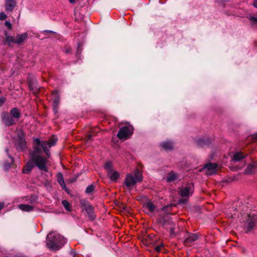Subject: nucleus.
<instances>
[{"label":"nucleus","mask_w":257,"mask_h":257,"mask_svg":"<svg viewBox=\"0 0 257 257\" xmlns=\"http://www.w3.org/2000/svg\"><path fill=\"white\" fill-rule=\"evenodd\" d=\"M67 242L63 236L55 232H50L47 236V246L53 250H58Z\"/></svg>","instance_id":"nucleus-2"},{"label":"nucleus","mask_w":257,"mask_h":257,"mask_svg":"<svg viewBox=\"0 0 257 257\" xmlns=\"http://www.w3.org/2000/svg\"><path fill=\"white\" fill-rule=\"evenodd\" d=\"M257 222L256 218L253 215L248 214L246 215L244 222V229L247 232L251 230Z\"/></svg>","instance_id":"nucleus-5"},{"label":"nucleus","mask_w":257,"mask_h":257,"mask_svg":"<svg viewBox=\"0 0 257 257\" xmlns=\"http://www.w3.org/2000/svg\"><path fill=\"white\" fill-rule=\"evenodd\" d=\"M112 164L110 162H108L106 163V164L104 165V168L106 170L107 173L113 170L112 169Z\"/></svg>","instance_id":"nucleus-24"},{"label":"nucleus","mask_w":257,"mask_h":257,"mask_svg":"<svg viewBox=\"0 0 257 257\" xmlns=\"http://www.w3.org/2000/svg\"><path fill=\"white\" fill-rule=\"evenodd\" d=\"M206 141H205L204 140H199L197 142V144L199 146L201 147H203L205 144H206Z\"/></svg>","instance_id":"nucleus-26"},{"label":"nucleus","mask_w":257,"mask_h":257,"mask_svg":"<svg viewBox=\"0 0 257 257\" xmlns=\"http://www.w3.org/2000/svg\"><path fill=\"white\" fill-rule=\"evenodd\" d=\"M133 130L132 126L122 127L119 129L117 136L120 140H126L133 134Z\"/></svg>","instance_id":"nucleus-6"},{"label":"nucleus","mask_w":257,"mask_h":257,"mask_svg":"<svg viewBox=\"0 0 257 257\" xmlns=\"http://www.w3.org/2000/svg\"><path fill=\"white\" fill-rule=\"evenodd\" d=\"M6 99L5 97H0V106H2L5 102Z\"/></svg>","instance_id":"nucleus-29"},{"label":"nucleus","mask_w":257,"mask_h":257,"mask_svg":"<svg viewBox=\"0 0 257 257\" xmlns=\"http://www.w3.org/2000/svg\"><path fill=\"white\" fill-rule=\"evenodd\" d=\"M245 156L246 155L244 154L242 152H236L233 155V160L234 162L239 161L244 158Z\"/></svg>","instance_id":"nucleus-18"},{"label":"nucleus","mask_w":257,"mask_h":257,"mask_svg":"<svg viewBox=\"0 0 257 257\" xmlns=\"http://www.w3.org/2000/svg\"><path fill=\"white\" fill-rule=\"evenodd\" d=\"M94 186L92 185H89L86 189L85 192L87 193H91L94 190Z\"/></svg>","instance_id":"nucleus-25"},{"label":"nucleus","mask_w":257,"mask_h":257,"mask_svg":"<svg viewBox=\"0 0 257 257\" xmlns=\"http://www.w3.org/2000/svg\"><path fill=\"white\" fill-rule=\"evenodd\" d=\"M58 102H57L56 104L53 103V108L54 110L55 111V113L57 112V109L58 108Z\"/></svg>","instance_id":"nucleus-30"},{"label":"nucleus","mask_w":257,"mask_h":257,"mask_svg":"<svg viewBox=\"0 0 257 257\" xmlns=\"http://www.w3.org/2000/svg\"><path fill=\"white\" fill-rule=\"evenodd\" d=\"M174 228L172 226H171L170 227V232H171V234H172V235H175V232H174Z\"/></svg>","instance_id":"nucleus-34"},{"label":"nucleus","mask_w":257,"mask_h":257,"mask_svg":"<svg viewBox=\"0 0 257 257\" xmlns=\"http://www.w3.org/2000/svg\"><path fill=\"white\" fill-rule=\"evenodd\" d=\"M16 145L17 149L19 151H22L26 148V142L22 134L16 140Z\"/></svg>","instance_id":"nucleus-11"},{"label":"nucleus","mask_w":257,"mask_h":257,"mask_svg":"<svg viewBox=\"0 0 257 257\" xmlns=\"http://www.w3.org/2000/svg\"><path fill=\"white\" fill-rule=\"evenodd\" d=\"M144 208H145L147 213H152L155 209L156 206L151 201H148L144 204Z\"/></svg>","instance_id":"nucleus-14"},{"label":"nucleus","mask_w":257,"mask_h":257,"mask_svg":"<svg viewBox=\"0 0 257 257\" xmlns=\"http://www.w3.org/2000/svg\"><path fill=\"white\" fill-rule=\"evenodd\" d=\"M252 166L251 165H248L247 166V170H246V172L247 173H250V171H248V170L250 168H252Z\"/></svg>","instance_id":"nucleus-35"},{"label":"nucleus","mask_w":257,"mask_h":257,"mask_svg":"<svg viewBox=\"0 0 257 257\" xmlns=\"http://www.w3.org/2000/svg\"><path fill=\"white\" fill-rule=\"evenodd\" d=\"M10 115H11L15 119L17 120L21 117V113L20 111L17 108H13L10 112Z\"/></svg>","instance_id":"nucleus-17"},{"label":"nucleus","mask_w":257,"mask_h":257,"mask_svg":"<svg viewBox=\"0 0 257 257\" xmlns=\"http://www.w3.org/2000/svg\"><path fill=\"white\" fill-rule=\"evenodd\" d=\"M253 139L257 140V134L253 136Z\"/></svg>","instance_id":"nucleus-41"},{"label":"nucleus","mask_w":257,"mask_h":257,"mask_svg":"<svg viewBox=\"0 0 257 257\" xmlns=\"http://www.w3.org/2000/svg\"><path fill=\"white\" fill-rule=\"evenodd\" d=\"M206 170V173L208 175H211L217 173L218 170V166L215 163H208L203 168Z\"/></svg>","instance_id":"nucleus-10"},{"label":"nucleus","mask_w":257,"mask_h":257,"mask_svg":"<svg viewBox=\"0 0 257 257\" xmlns=\"http://www.w3.org/2000/svg\"><path fill=\"white\" fill-rule=\"evenodd\" d=\"M161 147L166 150H171L173 147V144L171 142H163L161 144Z\"/></svg>","instance_id":"nucleus-20"},{"label":"nucleus","mask_w":257,"mask_h":257,"mask_svg":"<svg viewBox=\"0 0 257 257\" xmlns=\"http://www.w3.org/2000/svg\"><path fill=\"white\" fill-rule=\"evenodd\" d=\"M94 136V134L93 133H91L90 134H89L87 136V140H89L91 139V137H92L93 136Z\"/></svg>","instance_id":"nucleus-33"},{"label":"nucleus","mask_w":257,"mask_h":257,"mask_svg":"<svg viewBox=\"0 0 257 257\" xmlns=\"http://www.w3.org/2000/svg\"><path fill=\"white\" fill-rule=\"evenodd\" d=\"M185 199H180L179 202V203H183L184 202H185Z\"/></svg>","instance_id":"nucleus-39"},{"label":"nucleus","mask_w":257,"mask_h":257,"mask_svg":"<svg viewBox=\"0 0 257 257\" xmlns=\"http://www.w3.org/2000/svg\"><path fill=\"white\" fill-rule=\"evenodd\" d=\"M7 17V15L4 12L0 13V20H4Z\"/></svg>","instance_id":"nucleus-28"},{"label":"nucleus","mask_w":257,"mask_h":257,"mask_svg":"<svg viewBox=\"0 0 257 257\" xmlns=\"http://www.w3.org/2000/svg\"><path fill=\"white\" fill-rule=\"evenodd\" d=\"M17 5L16 0H5V8L7 13L12 12Z\"/></svg>","instance_id":"nucleus-13"},{"label":"nucleus","mask_w":257,"mask_h":257,"mask_svg":"<svg viewBox=\"0 0 257 257\" xmlns=\"http://www.w3.org/2000/svg\"><path fill=\"white\" fill-rule=\"evenodd\" d=\"M162 247V245H160L157 246L155 247V250H156L157 252H160Z\"/></svg>","instance_id":"nucleus-32"},{"label":"nucleus","mask_w":257,"mask_h":257,"mask_svg":"<svg viewBox=\"0 0 257 257\" xmlns=\"http://www.w3.org/2000/svg\"><path fill=\"white\" fill-rule=\"evenodd\" d=\"M57 139L54 136L52 137L47 142L41 141L39 139L36 138L34 139L35 145L33 147V150L30 154L31 156V160L29 161L26 165L23 167V173L24 174H28L33 168L34 164L39 168V169L46 171V164L47 163V159L41 156L42 148L45 152L46 155L48 158L50 156V151L48 148L54 146Z\"/></svg>","instance_id":"nucleus-1"},{"label":"nucleus","mask_w":257,"mask_h":257,"mask_svg":"<svg viewBox=\"0 0 257 257\" xmlns=\"http://www.w3.org/2000/svg\"><path fill=\"white\" fill-rule=\"evenodd\" d=\"M57 102H58V104H59V99L58 98H56L53 101L54 104H56Z\"/></svg>","instance_id":"nucleus-37"},{"label":"nucleus","mask_w":257,"mask_h":257,"mask_svg":"<svg viewBox=\"0 0 257 257\" xmlns=\"http://www.w3.org/2000/svg\"><path fill=\"white\" fill-rule=\"evenodd\" d=\"M57 180L60 185V186L66 191H67V188L66 187L65 182L63 179V176L62 173H58L57 175Z\"/></svg>","instance_id":"nucleus-15"},{"label":"nucleus","mask_w":257,"mask_h":257,"mask_svg":"<svg viewBox=\"0 0 257 257\" xmlns=\"http://www.w3.org/2000/svg\"><path fill=\"white\" fill-rule=\"evenodd\" d=\"M198 238V236L196 234H191L187 238L186 242H191L196 240Z\"/></svg>","instance_id":"nucleus-22"},{"label":"nucleus","mask_w":257,"mask_h":257,"mask_svg":"<svg viewBox=\"0 0 257 257\" xmlns=\"http://www.w3.org/2000/svg\"><path fill=\"white\" fill-rule=\"evenodd\" d=\"M142 180V175L138 170L128 174L125 179V185L128 188L135 186L137 183Z\"/></svg>","instance_id":"nucleus-3"},{"label":"nucleus","mask_w":257,"mask_h":257,"mask_svg":"<svg viewBox=\"0 0 257 257\" xmlns=\"http://www.w3.org/2000/svg\"><path fill=\"white\" fill-rule=\"evenodd\" d=\"M177 178V175L174 172H171L167 176L166 181L167 182H171L174 181Z\"/></svg>","instance_id":"nucleus-21"},{"label":"nucleus","mask_w":257,"mask_h":257,"mask_svg":"<svg viewBox=\"0 0 257 257\" xmlns=\"http://www.w3.org/2000/svg\"><path fill=\"white\" fill-rule=\"evenodd\" d=\"M6 41L8 44L11 46L12 43L20 44L23 43L27 38L28 34L25 33L22 34L18 35L16 37H13L8 35L7 32L5 33Z\"/></svg>","instance_id":"nucleus-4"},{"label":"nucleus","mask_w":257,"mask_h":257,"mask_svg":"<svg viewBox=\"0 0 257 257\" xmlns=\"http://www.w3.org/2000/svg\"><path fill=\"white\" fill-rule=\"evenodd\" d=\"M4 207V204L3 203H0V211L2 210L3 207Z\"/></svg>","instance_id":"nucleus-40"},{"label":"nucleus","mask_w":257,"mask_h":257,"mask_svg":"<svg viewBox=\"0 0 257 257\" xmlns=\"http://www.w3.org/2000/svg\"><path fill=\"white\" fill-rule=\"evenodd\" d=\"M169 209L168 206L164 207L162 209V211L164 213L168 212V209ZM170 217L167 214L164 215L160 214L159 218H158V221L164 226L170 224Z\"/></svg>","instance_id":"nucleus-7"},{"label":"nucleus","mask_w":257,"mask_h":257,"mask_svg":"<svg viewBox=\"0 0 257 257\" xmlns=\"http://www.w3.org/2000/svg\"><path fill=\"white\" fill-rule=\"evenodd\" d=\"M5 24L9 29H11L12 28V24L9 22L6 21Z\"/></svg>","instance_id":"nucleus-31"},{"label":"nucleus","mask_w":257,"mask_h":257,"mask_svg":"<svg viewBox=\"0 0 257 257\" xmlns=\"http://www.w3.org/2000/svg\"><path fill=\"white\" fill-rule=\"evenodd\" d=\"M2 118L3 122L8 126H11L16 123V120L10 113L7 112H3Z\"/></svg>","instance_id":"nucleus-9"},{"label":"nucleus","mask_w":257,"mask_h":257,"mask_svg":"<svg viewBox=\"0 0 257 257\" xmlns=\"http://www.w3.org/2000/svg\"><path fill=\"white\" fill-rule=\"evenodd\" d=\"M193 191V185L192 183L188 184L185 187H182L179 190V194L181 197H189Z\"/></svg>","instance_id":"nucleus-8"},{"label":"nucleus","mask_w":257,"mask_h":257,"mask_svg":"<svg viewBox=\"0 0 257 257\" xmlns=\"http://www.w3.org/2000/svg\"><path fill=\"white\" fill-rule=\"evenodd\" d=\"M79 0H69V2L71 3V4H75L77 1H78Z\"/></svg>","instance_id":"nucleus-36"},{"label":"nucleus","mask_w":257,"mask_h":257,"mask_svg":"<svg viewBox=\"0 0 257 257\" xmlns=\"http://www.w3.org/2000/svg\"><path fill=\"white\" fill-rule=\"evenodd\" d=\"M1 93H2V91H1V90H0V94H1Z\"/></svg>","instance_id":"nucleus-42"},{"label":"nucleus","mask_w":257,"mask_h":257,"mask_svg":"<svg viewBox=\"0 0 257 257\" xmlns=\"http://www.w3.org/2000/svg\"><path fill=\"white\" fill-rule=\"evenodd\" d=\"M62 204L67 211H70L71 210V205L67 200H63Z\"/></svg>","instance_id":"nucleus-23"},{"label":"nucleus","mask_w":257,"mask_h":257,"mask_svg":"<svg viewBox=\"0 0 257 257\" xmlns=\"http://www.w3.org/2000/svg\"><path fill=\"white\" fill-rule=\"evenodd\" d=\"M253 6L254 7L257 8V0H255L253 2Z\"/></svg>","instance_id":"nucleus-38"},{"label":"nucleus","mask_w":257,"mask_h":257,"mask_svg":"<svg viewBox=\"0 0 257 257\" xmlns=\"http://www.w3.org/2000/svg\"><path fill=\"white\" fill-rule=\"evenodd\" d=\"M84 209L85 210V211L87 212V213L89 217L91 220H94L95 218V215L94 214V208L93 207L89 204H83Z\"/></svg>","instance_id":"nucleus-12"},{"label":"nucleus","mask_w":257,"mask_h":257,"mask_svg":"<svg viewBox=\"0 0 257 257\" xmlns=\"http://www.w3.org/2000/svg\"><path fill=\"white\" fill-rule=\"evenodd\" d=\"M107 175L112 181L115 182L119 176V174L118 172L113 170L108 172Z\"/></svg>","instance_id":"nucleus-16"},{"label":"nucleus","mask_w":257,"mask_h":257,"mask_svg":"<svg viewBox=\"0 0 257 257\" xmlns=\"http://www.w3.org/2000/svg\"><path fill=\"white\" fill-rule=\"evenodd\" d=\"M19 208L24 211H31L34 209V207L32 205L26 204H20L19 205Z\"/></svg>","instance_id":"nucleus-19"},{"label":"nucleus","mask_w":257,"mask_h":257,"mask_svg":"<svg viewBox=\"0 0 257 257\" xmlns=\"http://www.w3.org/2000/svg\"><path fill=\"white\" fill-rule=\"evenodd\" d=\"M249 20L253 24H257V18L251 17Z\"/></svg>","instance_id":"nucleus-27"}]
</instances>
